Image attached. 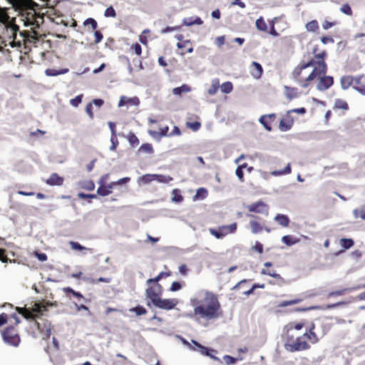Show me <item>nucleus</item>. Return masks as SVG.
Returning a JSON list of instances; mask_svg holds the SVG:
<instances>
[{"mask_svg": "<svg viewBox=\"0 0 365 365\" xmlns=\"http://www.w3.org/2000/svg\"><path fill=\"white\" fill-rule=\"evenodd\" d=\"M193 312L188 316L197 319L215 320L221 316L220 303L214 293L208 290L198 291L190 299Z\"/></svg>", "mask_w": 365, "mask_h": 365, "instance_id": "1", "label": "nucleus"}, {"mask_svg": "<svg viewBox=\"0 0 365 365\" xmlns=\"http://www.w3.org/2000/svg\"><path fill=\"white\" fill-rule=\"evenodd\" d=\"M0 23L4 25L5 28L6 29L7 36L9 37V39L6 40L0 36V50L6 48L8 46H9L11 48H21V41H16V35L19 31V26L16 25L13 22V20L10 19L9 16L8 20L6 22Z\"/></svg>", "mask_w": 365, "mask_h": 365, "instance_id": "2", "label": "nucleus"}, {"mask_svg": "<svg viewBox=\"0 0 365 365\" xmlns=\"http://www.w3.org/2000/svg\"><path fill=\"white\" fill-rule=\"evenodd\" d=\"M325 52H322L319 54H316L315 57L317 59V61L314 60H311L309 62L304 63L301 66L300 69L304 70L308 67H314L312 72L306 78L307 81H311L316 78L317 76H321L322 74H325L327 72V65L324 61L323 58L325 56Z\"/></svg>", "mask_w": 365, "mask_h": 365, "instance_id": "3", "label": "nucleus"}, {"mask_svg": "<svg viewBox=\"0 0 365 365\" xmlns=\"http://www.w3.org/2000/svg\"><path fill=\"white\" fill-rule=\"evenodd\" d=\"M53 306V303L47 302L46 304L41 302H35L31 308L17 307L18 312L26 319H35L43 315L47 311V307Z\"/></svg>", "mask_w": 365, "mask_h": 365, "instance_id": "4", "label": "nucleus"}, {"mask_svg": "<svg viewBox=\"0 0 365 365\" xmlns=\"http://www.w3.org/2000/svg\"><path fill=\"white\" fill-rule=\"evenodd\" d=\"M173 180V178L169 175H158V174H145L138 178L137 182L138 185H147L153 182L158 183H168Z\"/></svg>", "mask_w": 365, "mask_h": 365, "instance_id": "5", "label": "nucleus"}, {"mask_svg": "<svg viewBox=\"0 0 365 365\" xmlns=\"http://www.w3.org/2000/svg\"><path fill=\"white\" fill-rule=\"evenodd\" d=\"M1 335L5 343L14 346H17L20 342V338L14 327L7 328Z\"/></svg>", "mask_w": 365, "mask_h": 365, "instance_id": "6", "label": "nucleus"}, {"mask_svg": "<svg viewBox=\"0 0 365 365\" xmlns=\"http://www.w3.org/2000/svg\"><path fill=\"white\" fill-rule=\"evenodd\" d=\"M178 302L175 299H161L160 297L153 303L156 307L165 310L175 308Z\"/></svg>", "mask_w": 365, "mask_h": 365, "instance_id": "7", "label": "nucleus"}, {"mask_svg": "<svg viewBox=\"0 0 365 365\" xmlns=\"http://www.w3.org/2000/svg\"><path fill=\"white\" fill-rule=\"evenodd\" d=\"M245 207L251 212L263 214L266 216L268 215V206L261 200L248 205L245 206Z\"/></svg>", "mask_w": 365, "mask_h": 365, "instance_id": "8", "label": "nucleus"}, {"mask_svg": "<svg viewBox=\"0 0 365 365\" xmlns=\"http://www.w3.org/2000/svg\"><path fill=\"white\" fill-rule=\"evenodd\" d=\"M161 292V287L160 284H157L155 287H150L145 290V297L150 300L148 302V305H150V302L153 304L158 297Z\"/></svg>", "mask_w": 365, "mask_h": 365, "instance_id": "9", "label": "nucleus"}, {"mask_svg": "<svg viewBox=\"0 0 365 365\" xmlns=\"http://www.w3.org/2000/svg\"><path fill=\"white\" fill-rule=\"evenodd\" d=\"M34 325L40 331L43 339H46L50 336L51 334V327L50 323L45 322L41 324L36 321H34Z\"/></svg>", "mask_w": 365, "mask_h": 365, "instance_id": "10", "label": "nucleus"}, {"mask_svg": "<svg viewBox=\"0 0 365 365\" xmlns=\"http://www.w3.org/2000/svg\"><path fill=\"white\" fill-rule=\"evenodd\" d=\"M284 347L287 351L294 352L301 350H307L309 348V345L306 341H297L293 344H285Z\"/></svg>", "mask_w": 365, "mask_h": 365, "instance_id": "11", "label": "nucleus"}, {"mask_svg": "<svg viewBox=\"0 0 365 365\" xmlns=\"http://www.w3.org/2000/svg\"><path fill=\"white\" fill-rule=\"evenodd\" d=\"M139 104H140V100L138 97L129 98V97L122 96L120 98V101L118 102V106L119 108L125 106L138 107L139 106Z\"/></svg>", "mask_w": 365, "mask_h": 365, "instance_id": "12", "label": "nucleus"}, {"mask_svg": "<svg viewBox=\"0 0 365 365\" xmlns=\"http://www.w3.org/2000/svg\"><path fill=\"white\" fill-rule=\"evenodd\" d=\"M334 83V79L331 76H327L322 77L317 85L319 91H323L329 88Z\"/></svg>", "mask_w": 365, "mask_h": 365, "instance_id": "13", "label": "nucleus"}, {"mask_svg": "<svg viewBox=\"0 0 365 365\" xmlns=\"http://www.w3.org/2000/svg\"><path fill=\"white\" fill-rule=\"evenodd\" d=\"M247 216L250 217V225L252 234H257L263 230V226L257 221L259 217L256 215L247 214Z\"/></svg>", "mask_w": 365, "mask_h": 365, "instance_id": "14", "label": "nucleus"}, {"mask_svg": "<svg viewBox=\"0 0 365 365\" xmlns=\"http://www.w3.org/2000/svg\"><path fill=\"white\" fill-rule=\"evenodd\" d=\"M114 187L113 182L99 186L97 189V194L102 197H106L112 193V190Z\"/></svg>", "mask_w": 365, "mask_h": 365, "instance_id": "15", "label": "nucleus"}, {"mask_svg": "<svg viewBox=\"0 0 365 365\" xmlns=\"http://www.w3.org/2000/svg\"><path fill=\"white\" fill-rule=\"evenodd\" d=\"M192 344H193V346L191 348V349L200 352L202 355L210 356V351H214L213 349H209L208 348L202 346L195 340H192Z\"/></svg>", "mask_w": 365, "mask_h": 365, "instance_id": "16", "label": "nucleus"}, {"mask_svg": "<svg viewBox=\"0 0 365 365\" xmlns=\"http://www.w3.org/2000/svg\"><path fill=\"white\" fill-rule=\"evenodd\" d=\"M262 67L259 63L255 61L252 63L250 73L254 78H259L262 76Z\"/></svg>", "mask_w": 365, "mask_h": 365, "instance_id": "17", "label": "nucleus"}, {"mask_svg": "<svg viewBox=\"0 0 365 365\" xmlns=\"http://www.w3.org/2000/svg\"><path fill=\"white\" fill-rule=\"evenodd\" d=\"M63 182V178L56 173H52L46 180V183L51 186L61 185Z\"/></svg>", "mask_w": 365, "mask_h": 365, "instance_id": "18", "label": "nucleus"}, {"mask_svg": "<svg viewBox=\"0 0 365 365\" xmlns=\"http://www.w3.org/2000/svg\"><path fill=\"white\" fill-rule=\"evenodd\" d=\"M284 90L286 98L289 101L294 98H297L299 96V93L298 92V90L295 88H291L287 86H284Z\"/></svg>", "mask_w": 365, "mask_h": 365, "instance_id": "19", "label": "nucleus"}, {"mask_svg": "<svg viewBox=\"0 0 365 365\" xmlns=\"http://www.w3.org/2000/svg\"><path fill=\"white\" fill-rule=\"evenodd\" d=\"M202 20L199 16L185 18L182 19V24L185 26H191L192 25H202Z\"/></svg>", "mask_w": 365, "mask_h": 365, "instance_id": "20", "label": "nucleus"}, {"mask_svg": "<svg viewBox=\"0 0 365 365\" xmlns=\"http://www.w3.org/2000/svg\"><path fill=\"white\" fill-rule=\"evenodd\" d=\"M237 227V225L236 222H233L229 225L220 226V228L224 237H225L226 235H227L229 234L234 233L236 231Z\"/></svg>", "mask_w": 365, "mask_h": 365, "instance_id": "21", "label": "nucleus"}, {"mask_svg": "<svg viewBox=\"0 0 365 365\" xmlns=\"http://www.w3.org/2000/svg\"><path fill=\"white\" fill-rule=\"evenodd\" d=\"M354 82V77L351 76H344L340 79V85L343 90L348 89Z\"/></svg>", "mask_w": 365, "mask_h": 365, "instance_id": "22", "label": "nucleus"}, {"mask_svg": "<svg viewBox=\"0 0 365 365\" xmlns=\"http://www.w3.org/2000/svg\"><path fill=\"white\" fill-rule=\"evenodd\" d=\"M292 173V168L290 163H287V165L282 170H275L271 172V175L274 177H278L281 175H289Z\"/></svg>", "mask_w": 365, "mask_h": 365, "instance_id": "23", "label": "nucleus"}, {"mask_svg": "<svg viewBox=\"0 0 365 365\" xmlns=\"http://www.w3.org/2000/svg\"><path fill=\"white\" fill-rule=\"evenodd\" d=\"M274 220L284 227H288L289 224V217L287 215L282 214H277L274 217Z\"/></svg>", "mask_w": 365, "mask_h": 365, "instance_id": "24", "label": "nucleus"}, {"mask_svg": "<svg viewBox=\"0 0 365 365\" xmlns=\"http://www.w3.org/2000/svg\"><path fill=\"white\" fill-rule=\"evenodd\" d=\"M68 72V68H63V69H60V70L48 68L45 71V74L47 76H56L58 75L67 73Z\"/></svg>", "mask_w": 365, "mask_h": 365, "instance_id": "25", "label": "nucleus"}, {"mask_svg": "<svg viewBox=\"0 0 365 365\" xmlns=\"http://www.w3.org/2000/svg\"><path fill=\"white\" fill-rule=\"evenodd\" d=\"M191 91V88L187 84H182L180 87L174 88L173 89V93L175 96H180L182 93H189Z\"/></svg>", "mask_w": 365, "mask_h": 365, "instance_id": "26", "label": "nucleus"}, {"mask_svg": "<svg viewBox=\"0 0 365 365\" xmlns=\"http://www.w3.org/2000/svg\"><path fill=\"white\" fill-rule=\"evenodd\" d=\"M292 125H293L292 120L283 119V120H280L279 128L281 131H287V130H290Z\"/></svg>", "mask_w": 365, "mask_h": 365, "instance_id": "27", "label": "nucleus"}, {"mask_svg": "<svg viewBox=\"0 0 365 365\" xmlns=\"http://www.w3.org/2000/svg\"><path fill=\"white\" fill-rule=\"evenodd\" d=\"M220 87V82L218 78L212 79L210 88L207 90L209 95H215Z\"/></svg>", "mask_w": 365, "mask_h": 365, "instance_id": "28", "label": "nucleus"}, {"mask_svg": "<svg viewBox=\"0 0 365 365\" xmlns=\"http://www.w3.org/2000/svg\"><path fill=\"white\" fill-rule=\"evenodd\" d=\"M282 242L287 246H292L297 244L299 242V240L298 239L292 237L290 235H284L282 237Z\"/></svg>", "mask_w": 365, "mask_h": 365, "instance_id": "29", "label": "nucleus"}, {"mask_svg": "<svg viewBox=\"0 0 365 365\" xmlns=\"http://www.w3.org/2000/svg\"><path fill=\"white\" fill-rule=\"evenodd\" d=\"M255 26L261 31L266 32L267 31V25L262 16L256 20Z\"/></svg>", "mask_w": 365, "mask_h": 365, "instance_id": "30", "label": "nucleus"}, {"mask_svg": "<svg viewBox=\"0 0 365 365\" xmlns=\"http://www.w3.org/2000/svg\"><path fill=\"white\" fill-rule=\"evenodd\" d=\"M80 185L83 189L92 191L95 189V184L93 180H83L80 182Z\"/></svg>", "mask_w": 365, "mask_h": 365, "instance_id": "31", "label": "nucleus"}, {"mask_svg": "<svg viewBox=\"0 0 365 365\" xmlns=\"http://www.w3.org/2000/svg\"><path fill=\"white\" fill-rule=\"evenodd\" d=\"M305 29L309 32H314L319 29V24L316 20H312L305 25Z\"/></svg>", "mask_w": 365, "mask_h": 365, "instance_id": "32", "label": "nucleus"}, {"mask_svg": "<svg viewBox=\"0 0 365 365\" xmlns=\"http://www.w3.org/2000/svg\"><path fill=\"white\" fill-rule=\"evenodd\" d=\"M274 116V114H269V115H262L259 119V122L264 126V128L267 130V131H271L272 130V128L270 125H269L265 119L267 118H271V117H273Z\"/></svg>", "mask_w": 365, "mask_h": 365, "instance_id": "33", "label": "nucleus"}, {"mask_svg": "<svg viewBox=\"0 0 365 365\" xmlns=\"http://www.w3.org/2000/svg\"><path fill=\"white\" fill-rule=\"evenodd\" d=\"M340 243L344 250H348L354 245V240L351 238H342Z\"/></svg>", "mask_w": 365, "mask_h": 365, "instance_id": "34", "label": "nucleus"}, {"mask_svg": "<svg viewBox=\"0 0 365 365\" xmlns=\"http://www.w3.org/2000/svg\"><path fill=\"white\" fill-rule=\"evenodd\" d=\"M220 89L222 93L228 94L231 93L233 89L232 83L230 81L223 83L220 86Z\"/></svg>", "mask_w": 365, "mask_h": 365, "instance_id": "35", "label": "nucleus"}, {"mask_svg": "<svg viewBox=\"0 0 365 365\" xmlns=\"http://www.w3.org/2000/svg\"><path fill=\"white\" fill-rule=\"evenodd\" d=\"M334 108L346 110H348V104L344 100L336 99L334 101Z\"/></svg>", "mask_w": 365, "mask_h": 365, "instance_id": "36", "label": "nucleus"}, {"mask_svg": "<svg viewBox=\"0 0 365 365\" xmlns=\"http://www.w3.org/2000/svg\"><path fill=\"white\" fill-rule=\"evenodd\" d=\"M312 344H316L318 342L319 339L316 334L312 330H309V332H306L304 334Z\"/></svg>", "mask_w": 365, "mask_h": 365, "instance_id": "37", "label": "nucleus"}, {"mask_svg": "<svg viewBox=\"0 0 365 365\" xmlns=\"http://www.w3.org/2000/svg\"><path fill=\"white\" fill-rule=\"evenodd\" d=\"M69 245H70V246H71L72 250H79V251H81V250H89V251H91V250L89 248H87L86 247L82 246L81 244H79L77 242L71 241L69 242Z\"/></svg>", "mask_w": 365, "mask_h": 365, "instance_id": "38", "label": "nucleus"}, {"mask_svg": "<svg viewBox=\"0 0 365 365\" xmlns=\"http://www.w3.org/2000/svg\"><path fill=\"white\" fill-rule=\"evenodd\" d=\"M130 312H134L137 316L146 314V309L142 306H137L130 309Z\"/></svg>", "mask_w": 365, "mask_h": 365, "instance_id": "39", "label": "nucleus"}, {"mask_svg": "<svg viewBox=\"0 0 365 365\" xmlns=\"http://www.w3.org/2000/svg\"><path fill=\"white\" fill-rule=\"evenodd\" d=\"M209 232L212 236L215 237L217 239H222L223 237H225L220 227H218L217 230L210 228L209 230Z\"/></svg>", "mask_w": 365, "mask_h": 365, "instance_id": "40", "label": "nucleus"}, {"mask_svg": "<svg viewBox=\"0 0 365 365\" xmlns=\"http://www.w3.org/2000/svg\"><path fill=\"white\" fill-rule=\"evenodd\" d=\"M139 151H141L143 153H153V148L152 147V145L149 143H145V144H143L140 148H139Z\"/></svg>", "mask_w": 365, "mask_h": 365, "instance_id": "41", "label": "nucleus"}, {"mask_svg": "<svg viewBox=\"0 0 365 365\" xmlns=\"http://www.w3.org/2000/svg\"><path fill=\"white\" fill-rule=\"evenodd\" d=\"M356 287H353V288H346V289H344L332 292H330L329 294V296H334V295L339 296V295H342V294H344L346 292H351L353 290L357 289Z\"/></svg>", "mask_w": 365, "mask_h": 365, "instance_id": "42", "label": "nucleus"}, {"mask_svg": "<svg viewBox=\"0 0 365 365\" xmlns=\"http://www.w3.org/2000/svg\"><path fill=\"white\" fill-rule=\"evenodd\" d=\"M179 190H177V189H175L173 190V197H172V201L174 202H180L182 201L183 200V197L181 195H180L179 193Z\"/></svg>", "mask_w": 365, "mask_h": 365, "instance_id": "43", "label": "nucleus"}, {"mask_svg": "<svg viewBox=\"0 0 365 365\" xmlns=\"http://www.w3.org/2000/svg\"><path fill=\"white\" fill-rule=\"evenodd\" d=\"M82 98H83V95L80 94V95L77 96L76 98H74L73 99H71L70 100V104L72 106L76 108V107L78 106L79 104L81 103Z\"/></svg>", "mask_w": 365, "mask_h": 365, "instance_id": "44", "label": "nucleus"}, {"mask_svg": "<svg viewBox=\"0 0 365 365\" xmlns=\"http://www.w3.org/2000/svg\"><path fill=\"white\" fill-rule=\"evenodd\" d=\"M83 24L85 26L90 25L92 28V29L95 30L96 29L98 24L95 19L92 18H88L83 22Z\"/></svg>", "mask_w": 365, "mask_h": 365, "instance_id": "45", "label": "nucleus"}, {"mask_svg": "<svg viewBox=\"0 0 365 365\" xmlns=\"http://www.w3.org/2000/svg\"><path fill=\"white\" fill-rule=\"evenodd\" d=\"M340 11L341 13L348 16H351L352 14V10L348 4H343L340 8Z\"/></svg>", "mask_w": 365, "mask_h": 365, "instance_id": "46", "label": "nucleus"}, {"mask_svg": "<svg viewBox=\"0 0 365 365\" xmlns=\"http://www.w3.org/2000/svg\"><path fill=\"white\" fill-rule=\"evenodd\" d=\"M104 16L106 17H115L116 16V13H115V9H113V7L112 6L108 7L105 11H104Z\"/></svg>", "mask_w": 365, "mask_h": 365, "instance_id": "47", "label": "nucleus"}, {"mask_svg": "<svg viewBox=\"0 0 365 365\" xmlns=\"http://www.w3.org/2000/svg\"><path fill=\"white\" fill-rule=\"evenodd\" d=\"M9 19V15L6 13V9L0 6V22H6Z\"/></svg>", "mask_w": 365, "mask_h": 365, "instance_id": "48", "label": "nucleus"}, {"mask_svg": "<svg viewBox=\"0 0 365 365\" xmlns=\"http://www.w3.org/2000/svg\"><path fill=\"white\" fill-rule=\"evenodd\" d=\"M128 142H129L131 145H137V144H138V143H139V140H138V138H137V137H136V135H135V134H133V133H130V134L128 135Z\"/></svg>", "mask_w": 365, "mask_h": 365, "instance_id": "49", "label": "nucleus"}, {"mask_svg": "<svg viewBox=\"0 0 365 365\" xmlns=\"http://www.w3.org/2000/svg\"><path fill=\"white\" fill-rule=\"evenodd\" d=\"M227 365L234 364L237 361V359L229 355H225L223 357Z\"/></svg>", "mask_w": 365, "mask_h": 365, "instance_id": "50", "label": "nucleus"}, {"mask_svg": "<svg viewBox=\"0 0 365 365\" xmlns=\"http://www.w3.org/2000/svg\"><path fill=\"white\" fill-rule=\"evenodd\" d=\"M149 135L155 140L159 141L162 138L160 131L148 130Z\"/></svg>", "mask_w": 365, "mask_h": 365, "instance_id": "51", "label": "nucleus"}, {"mask_svg": "<svg viewBox=\"0 0 365 365\" xmlns=\"http://www.w3.org/2000/svg\"><path fill=\"white\" fill-rule=\"evenodd\" d=\"M165 274V273L164 272H160L157 277H155V278H151V279H148L147 281H146V284H150V283H153V282H158L161 278Z\"/></svg>", "mask_w": 365, "mask_h": 365, "instance_id": "52", "label": "nucleus"}, {"mask_svg": "<svg viewBox=\"0 0 365 365\" xmlns=\"http://www.w3.org/2000/svg\"><path fill=\"white\" fill-rule=\"evenodd\" d=\"M207 194V190L205 188L200 187L197 190L195 195L194 196V200L197 199L198 196L202 195V198L205 197Z\"/></svg>", "mask_w": 365, "mask_h": 365, "instance_id": "53", "label": "nucleus"}, {"mask_svg": "<svg viewBox=\"0 0 365 365\" xmlns=\"http://www.w3.org/2000/svg\"><path fill=\"white\" fill-rule=\"evenodd\" d=\"M109 179V174L107 173V174H105L103 175H102L99 180L98 181V184L99 185V186H102L103 185H106V181Z\"/></svg>", "mask_w": 365, "mask_h": 365, "instance_id": "54", "label": "nucleus"}, {"mask_svg": "<svg viewBox=\"0 0 365 365\" xmlns=\"http://www.w3.org/2000/svg\"><path fill=\"white\" fill-rule=\"evenodd\" d=\"M235 175L241 182L244 181V173L243 170H242L241 168L237 167L236 168Z\"/></svg>", "mask_w": 365, "mask_h": 365, "instance_id": "55", "label": "nucleus"}, {"mask_svg": "<svg viewBox=\"0 0 365 365\" xmlns=\"http://www.w3.org/2000/svg\"><path fill=\"white\" fill-rule=\"evenodd\" d=\"M111 145L110 147V150H115L118 145V141L115 136H111L110 138Z\"/></svg>", "mask_w": 365, "mask_h": 365, "instance_id": "56", "label": "nucleus"}, {"mask_svg": "<svg viewBox=\"0 0 365 365\" xmlns=\"http://www.w3.org/2000/svg\"><path fill=\"white\" fill-rule=\"evenodd\" d=\"M34 255L41 262H45L47 260V255L45 253L35 252Z\"/></svg>", "mask_w": 365, "mask_h": 365, "instance_id": "57", "label": "nucleus"}, {"mask_svg": "<svg viewBox=\"0 0 365 365\" xmlns=\"http://www.w3.org/2000/svg\"><path fill=\"white\" fill-rule=\"evenodd\" d=\"M252 249L261 254L263 251V245L260 242H256L255 245L252 247Z\"/></svg>", "mask_w": 365, "mask_h": 365, "instance_id": "58", "label": "nucleus"}, {"mask_svg": "<svg viewBox=\"0 0 365 365\" xmlns=\"http://www.w3.org/2000/svg\"><path fill=\"white\" fill-rule=\"evenodd\" d=\"M187 127H189L194 131H197L200 128V123L199 122L188 123Z\"/></svg>", "mask_w": 365, "mask_h": 365, "instance_id": "59", "label": "nucleus"}, {"mask_svg": "<svg viewBox=\"0 0 365 365\" xmlns=\"http://www.w3.org/2000/svg\"><path fill=\"white\" fill-rule=\"evenodd\" d=\"M78 196L81 199H86V198L94 199L96 197V195L95 194H86L83 192H79L78 194Z\"/></svg>", "mask_w": 365, "mask_h": 365, "instance_id": "60", "label": "nucleus"}, {"mask_svg": "<svg viewBox=\"0 0 365 365\" xmlns=\"http://www.w3.org/2000/svg\"><path fill=\"white\" fill-rule=\"evenodd\" d=\"M181 284L178 282H173L170 287L171 292H177L181 289Z\"/></svg>", "mask_w": 365, "mask_h": 365, "instance_id": "61", "label": "nucleus"}, {"mask_svg": "<svg viewBox=\"0 0 365 365\" xmlns=\"http://www.w3.org/2000/svg\"><path fill=\"white\" fill-rule=\"evenodd\" d=\"M215 43L218 46L220 47L225 43V36H218L215 38Z\"/></svg>", "mask_w": 365, "mask_h": 365, "instance_id": "62", "label": "nucleus"}, {"mask_svg": "<svg viewBox=\"0 0 365 365\" xmlns=\"http://www.w3.org/2000/svg\"><path fill=\"white\" fill-rule=\"evenodd\" d=\"M94 36H95V43H100L103 38V34L98 31H95Z\"/></svg>", "mask_w": 365, "mask_h": 365, "instance_id": "63", "label": "nucleus"}, {"mask_svg": "<svg viewBox=\"0 0 365 365\" xmlns=\"http://www.w3.org/2000/svg\"><path fill=\"white\" fill-rule=\"evenodd\" d=\"M353 88L358 93H359L361 95L365 96V86H353Z\"/></svg>", "mask_w": 365, "mask_h": 365, "instance_id": "64", "label": "nucleus"}]
</instances>
